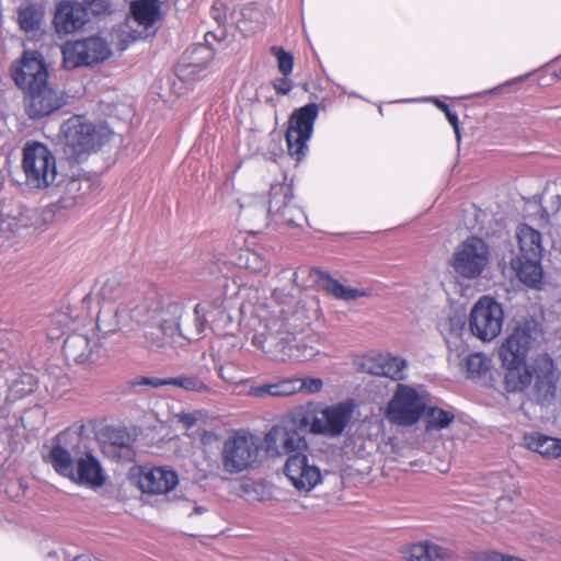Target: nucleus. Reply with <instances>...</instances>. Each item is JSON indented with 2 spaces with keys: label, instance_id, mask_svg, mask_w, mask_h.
<instances>
[{
  "label": "nucleus",
  "instance_id": "obj_1",
  "mask_svg": "<svg viewBox=\"0 0 561 561\" xmlns=\"http://www.w3.org/2000/svg\"><path fill=\"white\" fill-rule=\"evenodd\" d=\"M533 341L529 324H518L499 348V357L504 368V386L508 392H523L533 385L537 403L550 404L558 390L560 375L554 360L548 354L537 355L531 364L527 356Z\"/></svg>",
  "mask_w": 561,
  "mask_h": 561
},
{
  "label": "nucleus",
  "instance_id": "obj_2",
  "mask_svg": "<svg viewBox=\"0 0 561 561\" xmlns=\"http://www.w3.org/2000/svg\"><path fill=\"white\" fill-rule=\"evenodd\" d=\"M280 294L279 290H274L271 304H262L255 308L254 316L263 330L254 333L251 343L273 360L310 358L316 354L312 348L305 347L301 353H295L289 337L297 331V325L294 324L296 317L293 312L295 298L288 297L285 302H279Z\"/></svg>",
  "mask_w": 561,
  "mask_h": 561
},
{
  "label": "nucleus",
  "instance_id": "obj_3",
  "mask_svg": "<svg viewBox=\"0 0 561 561\" xmlns=\"http://www.w3.org/2000/svg\"><path fill=\"white\" fill-rule=\"evenodd\" d=\"M206 312V304H197L194 307V332L183 331L180 321L184 313V305L173 300L161 301L148 312L145 322L146 339L158 347L168 343L182 344V340H197L207 324Z\"/></svg>",
  "mask_w": 561,
  "mask_h": 561
},
{
  "label": "nucleus",
  "instance_id": "obj_4",
  "mask_svg": "<svg viewBox=\"0 0 561 561\" xmlns=\"http://www.w3.org/2000/svg\"><path fill=\"white\" fill-rule=\"evenodd\" d=\"M65 436V434L57 435L46 461L56 473L77 485L90 489L103 486L106 474L99 459L90 451L73 457L71 451L61 445Z\"/></svg>",
  "mask_w": 561,
  "mask_h": 561
},
{
  "label": "nucleus",
  "instance_id": "obj_5",
  "mask_svg": "<svg viewBox=\"0 0 561 561\" xmlns=\"http://www.w3.org/2000/svg\"><path fill=\"white\" fill-rule=\"evenodd\" d=\"M261 439L255 434L236 431L229 435L220 450L222 470L238 474L254 468L259 461Z\"/></svg>",
  "mask_w": 561,
  "mask_h": 561
},
{
  "label": "nucleus",
  "instance_id": "obj_6",
  "mask_svg": "<svg viewBox=\"0 0 561 561\" xmlns=\"http://www.w3.org/2000/svg\"><path fill=\"white\" fill-rule=\"evenodd\" d=\"M22 169L28 187L44 190L57 179L56 158L47 146L28 141L23 148Z\"/></svg>",
  "mask_w": 561,
  "mask_h": 561
},
{
  "label": "nucleus",
  "instance_id": "obj_7",
  "mask_svg": "<svg viewBox=\"0 0 561 561\" xmlns=\"http://www.w3.org/2000/svg\"><path fill=\"white\" fill-rule=\"evenodd\" d=\"M355 411L353 400L337 402L318 409L310 417L308 414L300 419L301 427H309V432L313 435H322L334 438L345 431Z\"/></svg>",
  "mask_w": 561,
  "mask_h": 561
},
{
  "label": "nucleus",
  "instance_id": "obj_8",
  "mask_svg": "<svg viewBox=\"0 0 561 561\" xmlns=\"http://www.w3.org/2000/svg\"><path fill=\"white\" fill-rule=\"evenodd\" d=\"M427 393L408 385L398 383L387 405L386 415L390 423L399 426L416 424L426 409Z\"/></svg>",
  "mask_w": 561,
  "mask_h": 561
},
{
  "label": "nucleus",
  "instance_id": "obj_9",
  "mask_svg": "<svg viewBox=\"0 0 561 561\" xmlns=\"http://www.w3.org/2000/svg\"><path fill=\"white\" fill-rule=\"evenodd\" d=\"M489 260L490 249L486 242L478 237H469L455 249L449 265L458 276L474 279L485 270Z\"/></svg>",
  "mask_w": 561,
  "mask_h": 561
},
{
  "label": "nucleus",
  "instance_id": "obj_10",
  "mask_svg": "<svg viewBox=\"0 0 561 561\" xmlns=\"http://www.w3.org/2000/svg\"><path fill=\"white\" fill-rule=\"evenodd\" d=\"M300 421L285 417L273 425L264 436L266 453L272 456L291 457L301 451H308L309 445L305 436L299 433Z\"/></svg>",
  "mask_w": 561,
  "mask_h": 561
},
{
  "label": "nucleus",
  "instance_id": "obj_11",
  "mask_svg": "<svg viewBox=\"0 0 561 561\" xmlns=\"http://www.w3.org/2000/svg\"><path fill=\"white\" fill-rule=\"evenodd\" d=\"M319 114L316 103H309L295 110L289 119L286 131L288 153L297 162L301 161L308 151V141L313 133V125Z\"/></svg>",
  "mask_w": 561,
  "mask_h": 561
},
{
  "label": "nucleus",
  "instance_id": "obj_12",
  "mask_svg": "<svg viewBox=\"0 0 561 561\" xmlns=\"http://www.w3.org/2000/svg\"><path fill=\"white\" fill-rule=\"evenodd\" d=\"M504 311L502 305L489 296H482L473 305L469 316V329L482 342H491L502 331Z\"/></svg>",
  "mask_w": 561,
  "mask_h": 561
},
{
  "label": "nucleus",
  "instance_id": "obj_13",
  "mask_svg": "<svg viewBox=\"0 0 561 561\" xmlns=\"http://www.w3.org/2000/svg\"><path fill=\"white\" fill-rule=\"evenodd\" d=\"M65 147L75 159L95 150L102 144V135L84 116L75 115L61 125Z\"/></svg>",
  "mask_w": 561,
  "mask_h": 561
},
{
  "label": "nucleus",
  "instance_id": "obj_14",
  "mask_svg": "<svg viewBox=\"0 0 561 561\" xmlns=\"http://www.w3.org/2000/svg\"><path fill=\"white\" fill-rule=\"evenodd\" d=\"M267 214L274 221L287 226H300L306 216L294 203L293 186L287 183L272 185Z\"/></svg>",
  "mask_w": 561,
  "mask_h": 561
},
{
  "label": "nucleus",
  "instance_id": "obj_15",
  "mask_svg": "<svg viewBox=\"0 0 561 561\" xmlns=\"http://www.w3.org/2000/svg\"><path fill=\"white\" fill-rule=\"evenodd\" d=\"M24 108L31 119L46 117L66 104V94L51 88L48 83L24 92Z\"/></svg>",
  "mask_w": 561,
  "mask_h": 561
},
{
  "label": "nucleus",
  "instance_id": "obj_16",
  "mask_svg": "<svg viewBox=\"0 0 561 561\" xmlns=\"http://www.w3.org/2000/svg\"><path fill=\"white\" fill-rule=\"evenodd\" d=\"M12 78L24 92L47 83L48 71L42 55L34 50H25L20 66L12 70Z\"/></svg>",
  "mask_w": 561,
  "mask_h": 561
},
{
  "label": "nucleus",
  "instance_id": "obj_17",
  "mask_svg": "<svg viewBox=\"0 0 561 561\" xmlns=\"http://www.w3.org/2000/svg\"><path fill=\"white\" fill-rule=\"evenodd\" d=\"M307 451L288 457L284 472L291 484L299 491H311L322 480L320 469L309 462Z\"/></svg>",
  "mask_w": 561,
  "mask_h": 561
},
{
  "label": "nucleus",
  "instance_id": "obj_18",
  "mask_svg": "<svg viewBox=\"0 0 561 561\" xmlns=\"http://www.w3.org/2000/svg\"><path fill=\"white\" fill-rule=\"evenodd\" d=\"M179 483L178 473L164 467H142L137 476V485L142 493L167 494Z\"/></svg>",
  "mask_w": 561,
  "mask_h": 561
},
{
  "label": "nucleus",
  "instance_id": "obj_19",
  "mask_svg": "<svg viewBox=\"0 0 561 561\" xmlns=\"http://www.w3.org/2000/svg\"><path fill=\"white\" fill-rule=\"evenodd\" d=\"M53 22L58 34L75 33L88 22L87 8L79 2L60 1L56 7Z\"/></svg>",
  "mask_w": 561,
  "mask_h": 561
},
{
  "label": "nucleus",
  "instance_id": "obj_20",
  "mask_svg": "<svg viewBox=\"0 0 561 561\" xmlns=\"http://www.w3.org/2000/svg\"><path fill=\"white\" fill-rule=\"evenodd\" d=\"M310 276L318 289L325 291L339 300L353 301L370 295V291L366 288L345 286L333 278L329 273L320 270H312Z\"/></svg>",
  "mask_w": 561,
  "mask_h": 561
},
{
  "label": "nucleus",
  "instance_id": "obj_21",
  "mask_svg": "<svg viewBox=\"0 0 561 561\" xmlns=\"http://www.w3.org/2000/svg\"><path fill=\"white\" fill-rule=\"evenodd\" d=\"M131 21L142 27V32L129 34L131 41L148 36L147 32L161 19L160 0H135L130 3Z\"/></svg>",
  "mask_w": 561,
  "mask_h": 561
},
{
  "label": "nucleus",
  "instance_id": "obj_22",
  "mask_svg": "<svg viewBox=\"0 0 561 561\" xmlns=\"http://www.w3.org/2000/svg\"><path fill=\"white\" fill-rule=\"evenodd\" d=\"M214 51L207 44H197L187 48L176 67L180 78L187 79L198 75L211 61Z\"/></svg>",
  "mask_w": 561,
  "mask_h": 561
},
{
  "label": "nucleus",
  "instance_id": "obj_23",
  "mask_svg": "<svg viewBox=\"0 0 561 561\" xmlns=\"http://www.w3.org/2000/svg\"><path fill=\"white\" fill-rule=\"evenodd\" d=\"M408 364L405 359L389 353L373 356L367 362V370L371 375L383 376L392 380L405 378Z\"/></svg>",
  "mask_w": 561,
  "mask_h": 561
},
{
  "label": "nucleus",
  "instance_id": "obj_24",
  "mask_svg": "<svg viewBox=\"0 0 561 561\" xmlns=\"http://www.w3.org/2000/svg\"><path fill=\"white\" fill-rule=\"evenodd\" d=\"M62 352L68 360L78 364L95 360L91 341L83 334L69 335L64 342Z\"/></svg>",
  "mask_w": 561,
  "mask_h": 561
},
{
  "label": "nucleus",
  "instance_id": "obj_25",
  "mask_svg": "<svg viewBox=\"0 0 561 561\" xmlns=\"http://www.w3.org/2000/svg\"><path fill=\"white\" fill-rule=\"evenodd\" d=\"M541 257L517 256L512 262L518 278L526 285L538 288L542 282Z\"/></svg>",
  "mask_w": 561,
  "mask_h": 561
},
{
  "label": "nucleus",
  "instance_id": "obj_26",
  "mask_svg": "<svg viewBox=\"0 0 561 561\" xmlns=\"http://www.w3.org/2000/svg\"><path fill=\"white\" fill-rule=\"evenodd\" d=\"M523 439L527 449L538 453L545 458L561 457V439L559 438L541 433H527Z\"/></svg>",
  "mask_w": 561,
  "mask_h": 561
},
{
  "label": "nucleus",
  "instance_id": "obj_27",
  "mask_svg": "<svg viewBox=\"0 0 561 561\" xmlns=\"http://www.w3.org/2000/svg\"><path fill=\"white\" fill-rule=\"evenodd\" d=\"M408 561H448L450 552L434 542L422 541L412 545L405 552Z\"/></svg>",
  "mask_w": 561,
  "mask_h": 561
},
{
  "label": "nucleus",
  "instance_id": "obj_28",
  "mask_svg": "<svg viewBox=\"0 0 561 561\" xmlns=\"http://www.w3.org/2000/svg\"><path fill=\"white\" fill-rule=\"evenodd\" d=\"M516 237L520 250L518 256H542V238L538 230L524 224L518 226Z\"/></svg>",
  "mask_w": 561,
  "mask_h": 561
},
{
  "label": "nucleus",
  "instance_id": "obj_29",
  "mask_svg": "<svg viewBox=\"0 0 561 561\" xmlns=\"http://www.w3.org/2000/svg\"><path fill=\"white\" fill-rule=\"evenodd\" d=\"M127 318L124 310H119L112 304H105L98 313L96 328L104 335L112 334L127 322Z\"/></svg>",
  "mask_w": 561,
  "mask_h": 561
},
{
  "label": "nucleus",
  "instance_id": "obj_30",
  "mask_svg": "<svg viewBox=\"0 0 561 561\" xmlns=\"http://www.w3.org/2000/svg\"><path fill=\"white\" fill-rule=\"evenodd\" d=\"M422 417L424 419L425 432L433 433L447 428L454 422L455 414L450 410L430 407L427 402Z\"/></svg>",
  "mask_w": 561,
  "mask_h": 561
},
{
  "label": "nucleus",
  "instance_id": "obj_31",
  "mask_svg": "<svg viewBox=\"0 0 561 561\" xmlns=\"http://www.w3.org/2000/svg\"><path fill=\"white\" fill-rule=\"evenodd\" d=\"M92 190V183L89 179H70L65 185V192L60 203L62 207L68 208L80 203V199Z\"/></svg>",
  "mask_w": 561,
  "mask_h": 561
},
{
  "label": "nucleus",
  "instance_id": "obj_32",
  "mask_svg": "<svg viewBox=\"0 0 561 561\" xmlns=\"http://www.w3.org/2000/svg\"><path fill=\"white\" fill-rule=\"evenodd\" d=\"M298 386L295 378L283 379L274 383L262 385L257 387H252L250 389V394L253 397H289L297 393Z\"/></svg>",
  "mask_w": 561,
  "mask_h": 561
},
{
  "label": "nucleus",
  "instance_id": "obj_33",
  "mask_svg": "<svg viewBox=\"0 0 561 561\" xmlns=\"http://www.w3.org/2000/svg\"><path fill=\"white\" fill-rule=\"evenodd\" d=\"M62 64L67 69L89 66L87 51L82 41L67 42L61 47Z\"/></svg>",
  "mask_w": 561,
  "mask_h": 561
},
{
  "label": "nucleus",
  "instance_id": "obj_34",
  "mask_svg": "<svg viewBox=\"0 0 561 561\" xmlns=\"http://www.w3.org/2000/svg\"><path fill=\"white\" fill-rule=\"evenodd\" d=\"M236 265L257 274H265L268 271V261L266 257L250 249L240 250L236 259Z\"/></svg>",
  "mask_w": 561,
  "mask_h": 561
},
{
  "label": "nucleus",
  "instance_id": "obj_35",
  "mask_svg": "<svg viewBox=\"0 0 561 561\" xmlns=\"http://www.w3.org/2000/svg\"><path fill=\"white\" fill-rule=\"evenodd\" d=\"M37 386L35 377L31 374H21L11 381L8 389L7 399L9 401L20 400L32 393Z\"/></svg>",
  "mask_w": 561,
  "mask_h": 561
},
{
  "label": "nucleus",
  "instance_id": "obj_36",
  "mask_svg": "<svg viewBox=\"0 0 561 561\" xmlns=\"http://www.w3.org/2000/svg\"><path fill=\"white\" fill-rule=\"evenodd\" d=\"M82 42L87 51L89 66L106 60L112 54L110 45L101 37L92 36L82 39Z\"/></svg>",
  "mask_w": 561,
  "mask_h": 561
},
{
  "label": "nucleus",
  "instance_id": "obj_37",
  "mask_svg": "<svg viewBox=\"0 0 561 561\" xmlns=\"http://www.w3.org/2000/svg\"><path fill=\"white\" fill-rule=\"evenodd\" d=\"M44 19V10L35 4H27L19 10V25L28 33L41 27Z\"/></svg>",
  "mask_w": 561,
  "mask_h": 561
},
{
  "label": "nucleus",
  "instance_id": "obj_38",
  "mask_svg": "<svg viewBox=\"0 0 561 561\" xmlns=\"http://www.w3.org/2000/svg\"><path fill=\"white\" fill-rule=\"evenodd\" d=\"M466 328V321L462 316H450L444 324L445 340L448 345H456V340L460 339Z\"/></svg>",
  "mask_w": 561,
  "mask_h": 561
},
{
  "label": "nucleus",
  "instance_id": "obj_39",
  "mask_svg": "<svg viewBox=\"0 0 561 561\" xmlns=\"http://www.w3.org/2000/svg\"><path fill=\"white\" fill-rule=\"evenodd\" d=\"M170 386L182 388L186 391L203 393L209 390L208 386L196 376H179L169 380Z\"/></svg>",
  "mask_w": 561,
  "mask_h": 561
},
{
  "label": "nucleus",
  "instance_id": "obj_40",
  "mask_svg": "<svg viewBox=\"0 0 561 561\" xmlns=\"http://www.w3.org/2000/svg\"><path fill=\"white\" fill-rule=\"evenodd\" d=\"M270 51L277 59V67H278L279 72L283 76H289L294 68L293 55L279 46L271 47Z\"/></svg>",
  "mask_w": 561,
  "mask_h": 561
},
{
  "label": "nucleus",
  "instance_id": "obj_41",
  "mask_svg": "<svg viewBox=\"0 0 561 561\" xmlns=\"http://www.w3.org/2000/svg\"><path fill=\"white\" fill-rule=\"evenodd\" d=\"M467 370L471 376H480L489 369L490 362L481 353H473L467 357Z\"/></svg>",
  "mask_w": 561,
  "mask_h": 561
},
{
  "label": "nucleus",
  "instance_id": "obj_42",
  "mask_svg": "<svg viewBox=\"0 0 561 561\" xmlns=\"http://www.w3.org/2000/svg\"><path fill=\"white\" fill-rule=\"evenodd\" d=\"M111 445L122 450L125 457L130 453L131 438L123 430L113 431L110 435Z\"/></svg>",
  "mask_w": 561,
  "mask_h": 561
},
{
  "label": "nucleus",
  "instance_id": "obj_43",
  "mask_svg": "<svg viewBox=\"0 0 561 561\" xmlns=\"http://www.w3.org/2000/svg\"><path fill=\"white\" fill-rule=\"evenodd\" d=\"M298 386L297 392L306 391L308 393H317L319 392L322 387L323 382L320 378H295Z\"/></svg>",
  "mask_w": 561,
  "mask_h": 561
},
{
  "label": "nucleus",
  "instance_id": "obj_44",
  "mask_svg": "<svg viewBox=\"0 0 561 561\" xmlns=\"http://www.w3.org/2000/svg\"><path fill=\"white\" fill-rule=\"evenodd\" d=\"M87 11L90 10L94 15H101L110 12L111 0H83Z\"/></svg>",
  "mask_w": 561,
  "mask_h": 561
},
{
  "label": "nucleus",
  "instance_id": "obj_45",
  "mask_svg": "<svg viewBox=\"0 0 561 561\" xmlns=\"http://www.w3.org/2000/svg\"><path fill=\"white\" fill-rule=\"evenodd\" d=\"M561 210V195L557 194L551 196L549 205L542 207V217L549 219L551 216L557 215Z\"/></svg>",
  "mask_w": 561,
  "mask_h": 561
},
{
  "label": "nucleus",
  "instance_id": "obj_46",
  "mask_svg": "<svg viewBox=\"0 0 561 561\" xmlns=\"http://www.w3.org/2000/svg\"><path fill=\"white\" fill-rule=\"evenodd\" d=\"M287 77L288 76H283L282 78H277L273 81V88L278 94L286 95L291 91L293 82Z\"/></svg>",
  "mask_w": 561,
  "mask_h": 561
},
{
  "label": "nucleus",
  "instance_id": "obj_47",
  "mask_svg": "<svg viewBox=\"0 0 561 561\" xmlns=\"http://www.w3.org/2000/svg\"><path fill=\"white\" fill-rule=\"evenodd\" d=\"M202 412L178 414L179 422L187 430L192 428L201 419Z\"/></svg>",
  "mask_w": 561,
  "mask_h": 561
},
{
  "label": "nucleus",
  "instance_id": "obj_48",
  "mask_svg": "<svg viewBox=\"0 0 561 561\" xmlns=\"http://www.w3.org/2000/svg\"><path fill=\"white\" fill-rule=\"evenodd\" d=\"M170 378H149V377H141L138 381L135 382L137 386H151L153 388H159L162 386H170L169 382Z\"/></svg>",
  "mask_w": 561,
  "mask_h": 561
},
{
  "label": "nucleus",
  "instance_id": "obj_49",
  "mask_svg": "<svg viewBox=\"0 0 561 561\" xmlns=\"http://www.w3.org/2000/svg\"><path fill=\"white\" fill-rule=\"evenodd\" d=\"M445 115H446V118L448 119V122L450 123V125L453 126L456 137H457V140L459 141L460 140V130H459L458 115L455 112H453L450 108H448L445 112Z\"/></svg>",
  "mask_w": 561,
  "mask_h": 561
},
{
  "label": "nucleus",
  "instance_id": "obj_50",
  "mask_svg": "<svg viewBox=\"0 0 561 561\" xmlns=\"http://www.w3.org/2000/svg\"><path fill=\"white\" fill-rule=\"evenodd\" d=\"M210 14L215 21H217L219 24H221L225 20V14L221 13V10L219 8L218 3H215L211 7Z\"/></svg>",
  "mask_w": 561,
  "mask_h": 561
},
{
  "label": "nucleus",
  "instance_id": "obj_51",
  "mask_svg": "<svg viewBox=\"0 0 561 561\" xmlns=\"http://www.w3.org/2000/svg\"><path fill=\"white\" fill-rule=\"evenodd\" d=\"M114 283H115L114 280H110V279H107V280L103 284V286H102V288H101V291H100V294L103 296V298H106V297L110 295V291H111V289H112V288H113V286H114Z\"/></svg>",
  "mask_w": 561,
  "mask_h": 561
},
{
  "label": "nucleus",
  "instance_id": "obj_52",
  "mask_svg": "<svg viewBox=\"0 0 561 561\" xmlns=\"http://www.w3.org/2000/svg\"><path fill=\"white\" fill-rule=\"evenodd\" d=\"M435 104H436V106H437L439 110H442L444 113L449 108V106H448L446 103H444V102H442V101H439V100H435Z\"/></svg>",
  "mask_w": 561,
  "mask_h": 561
},
{
  "label": "nucleus",
  "instance_id": "obj_53",
  "mask_svg": "<svg viewBox=\"0 0 561 561\" xmlns=\"http://www.w3.org/2000/svg\"><path fill=\"white\" fill-rule=\"evenodd\" d=\"M221 304H222V298L221 297L216 298L215 301H214L215 307H219Z\"/></svg>",
  "mask_w": 561,
  "mask_h": 561
},
{
  "label": "nucleus",
  "instance_id": "obj_54",
  "mask_svg": "<svg viewBox=\"0 0 561 561\" xmlns=\"http://www.w3.org/2000/svg\"><path fill=\"white\" fill-rule=\"evenodd\" d=\"M218 375L220 376V378L225 379L226 380V373L222 371V367L219 368L218 370Z\"/></svg>",
  "mask_w": 561,
  "mask_h": 561
},
{
  "label": "nucleus",
  "instance_id": "obj_55",
  "mask_svg": "<svg viewBox=\"0 0 561 561\" xmlns=\"http://www.w3.org/2000/svg\"><path fill=\"white\" fill-rule=\"evenodd\" d=\"M218 375L220 376V378L225 379L226 380V373L222 371V367L219 368L218 370Z\"/></svg>",
  "mask_w": 561,
  "mask_h": 561
},
{
  "label": "nucleus",
  "instance_id": "obj_56",
  "mask_svg": "<svg viewBox=\"0 0 561 561\" xmlns=\"http://www.w3.org/2000/svg\"><path fill=\"white\" fill-rule=\"evenodd\" d=\"M194 511H195V513H196V514H202V513H203V508H202V507H199V506H196V507L194 508Z\"/></svg>",
  "mask_w": 561,
  "mask_h": 561
},
{
  "label": "nucleus",
  "instance_id": "obj_57",
  "mask_svg": "<svg viewBox=\"0 0 561 561\" xmlns=\"http://www.w3.org/2000/svg\"><path fill=\"white\" fill-rule=\"evenodd\" d=\"M209 36H214V34H211V33H206V35H205V39H206V42H207V43L209 42V39H208V37H209Z\"/></svg>",
  "mask_w": 561,
  "mask_h": 561
},
{
  "label": "nucleus",
  "instance_id": "obj_58",
  "mask_svg": "<svg viewBox=\"0 0 561 561\" xmlns=\"http://www.w3.org/2000/svg\"><path fill=\"white\" fill-rule=\"evenodd\" d=\"M221 283H222V284H221V285H222V287H226V285H227V279H226V278H222V279H221Z\"/></svg>",
  "mask_w": 561,
  "mask_h": 561
}]
</instances>
